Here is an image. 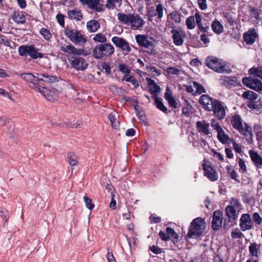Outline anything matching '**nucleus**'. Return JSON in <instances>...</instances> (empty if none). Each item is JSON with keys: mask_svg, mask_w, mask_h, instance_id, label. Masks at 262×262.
<instances>
[{"mask_svg": "<svg viewBox=\"0 0 262 262\" xmlns=\"http://www.w3.org/2000/svg\"><path fill=\"white\" fill-rule=\"evenodd\" d=\"M243 120L239 115L235 114L231 117V124L232 127L236 129L241 135L245 137L247 141H252V128L247 123L243 124Z\"/></svg>", "mask_w": 262, "mask_h": 262, "instance_id": "obj_1", "label": "nucleus"}, {"mask_svg": "<svg viewBox=\"0 0 262 262\" xmlns=\"http://www.w3.org/2000/svg\"><path fill=\"white\" fill-rule=\"evenodd\" d=\"M117 17L119 21L127 26H130L134 30L138 29L145 24L144 20L139 14L132 13L126 14L121 12L117 14Z\"/></svg>", "mask_w": 262, "mask_h": 262, "instance_id": "obj_2", "label": "nucleus"}, {"mask_svg": "<svg viewBox=\"0 0 262 262\" xmlns=\"http://www.w3.org/2000/svg\"><path fill=\"white\" fill-rule=\"evenodd\" d=\"M205 224L204 220L201 217L193 219L190 224L186 237L193 239L200 237L203 234Z\"/></svg>", "mask_w": 262, "mask_h": 262, "instance_id": "obj_3", "label": "nucleus"}, {"mask_svg": "<svg viewBox=\"0 0 262 262\" xmlns=\"http://www.w3.org/2000/svg\"><path fill=\"white\" fill-rule=\"evenodd\" d=\"M205 64L207 67L220 73H230L232 70L225 62L216 57L208 56L206 59Z\"/></svg>", "mask_w": 262, "mask_h": 262, "instance_id": "obj_4", "label": "nucleus"}, {"mask_svg": "<svg viewBox=\"0 0 262 262\" xmlns=\"http://www.w3.org/2000/svg\"><path fill=\"white\" fill-rule=\"evenodd\" d=\"M115 49L110 43L97 45L92 51L93 56L96 59H105L114 54Z\"/></svg>", "mask_w": 262, "mask_h": 262, "instance_id": "obj_5", "label": "nucleus"}, {"mask_svg": "<svg viewBox=\"0 0 262 262\" xmlns=\"http://www.w3.org/2000/svg\"><path fill=\"white\" fill-rule=\"evenodd\" d=\"M18 52L20 56H29L32 59L42 58L45 55L43 53L40 52V49L34 45L20 46L18 48Z\"/></svg>", "mask_w": 262, "mask_h": 262, "instance_id": "obj_6", "label": "nucleus"}, {"mask_svg": "<svg viewBox=\"0 0 262 262\" xmlns=\"http://www.w3.org/2000/svg\"><path fill=\"white\" fill-rule=\"evenodd\" d=\"M227 107L222 101L216 99L213 102L211 112H213L214 115L219 120H223L226 115Z\"/></svg>", "mask_w": 262, "mask_h": 262, "instance_id": "obj_7", "label": "nucleus"}, {"mask_svg": "<svg viewBox=\"0 0 262 262\" xmlns=\"http://www.w3.org/2000/svg\"><path fill=\"white\" fill-rule=\"evenodd\" d=\"M65 35L70 40L76 45H84L86 40L80 32L76 29L67 28L65 30Z\"/></svg>", "mask_w": 262, "mask_h": 262, "instance_id": "obj_8", "label": "nucleus"}, {"mask_svg": "<svg viewBox=\"0 0 262 262\" xmlns=\"http://www.w3.org/2000/svg\"><path fill=\"white\" fill-rule=\"evenodd\" d=\"M202 168L204 170V175L207 177L210 181H216L219 178L217 172L213 167L211 162L204 160V163L202 164Z\"/></svg>", "mask_w": 262, "mask_h": 262, "instance_id": "obj_9", "label": "nucleus"}, {"mask_svg": "<svg viewBox=\"0 0 262 262\" xmlns=\"http://www.w3.org/2000/svg\"><path fill=\"white\" fill-rule=\"evenodd\" d=\"M20 78L30 83L29 86L36 91L39 89L40 85L38 84L39 80L37 78V73L36 76L34 75L31 73H25L20 74Z\"/></svg>", "mask_w": 262, "mask_h": 262, "instance_id": "obj_10", "label": "nucleus"}, {"mask_svg": "<svg viewBox=\"0 0 262 262\" xmlns=\"http://www.w3.org/2000/svg\"><path fill=\"white\" fill-rule=\"evenodd\" d=\"M80 55L72 56L70 59L72 67L77 70H84L88 68V63Z\"/></svg>", "mask_w": 262, "mask_h": 262, "instance_id": "obj_11", "label": "nucleus"}, {"mask_svg": "<svg viewBox=\"0 0 262 262\" xmlns=\"http://www.w3.org/2000/svg\"><path fill=\"white\" fill-rule=\"evenodd\" d=\"M223 212L216 210L213 212L212 220V228L214 230H218L221 227L223 223Z\"/></svg>", "mask_w": 262, "mask_h": 262, "instance_id": "obj_12", "label": "nucleus"}, {"mask_svg": "<svg viewBox=\"0 0 262 262\" xmlns=\"http://www.w3.org/2000/svg\"><path fill=\"white\" fill-rule=\"evenodd\" d=\"M170 33L172 34L173 43L177 46H182L184 43L185 33L182 30L172 29Z\"/></svg>", "mask_w": 262, "mask_h": 262, "instance_id": "obj_13", "label": "nucleus"}, {"mask_svg": "<svg viewBox=\"0 0 262 262\" xmlns=\"http://www.w3.org/2000/svg\"><path fill=\"white\" fill-rule=\"evenodd\" d=\"M215 100L216 99L211 97L208 95L203 94L200 97L199 101L206 111L211 112V108H212Z\"/></svg>", "mask_w": 262, "mask_h": 262, "instance_id": "obj_14", "label": "nucleus"}, {"mask_svg": "<svg viewBox=\"0 0 262 262\" xmlns=\"http://www.w3.org/2000/svg\"><path fill=\"white\" fill-rule=\"evenodd\" d=\"M239 226L242 231L249 230L252 228V222L249 214H243L239 220Z\"/></svg>", "mask_w": 262, "mask_h": 262, "instance_id": "obj_15", "label": "nucleus"}, {"mask_svg": "<svg viewBox=\"0 0 262 262\" xmlns=\"http://www.w3.org/2000/svg\"><path fill=\"white\" fill-rule=\"evenodd\" d=\"M101 0H79L84 5H86L89 8L97 12L103 10V6L100 4Z\"/></svg>", "mask_w": 262, "mask_h": 262, "instance_id": "obj_16", "label": "nucleus"}, {"mask_svg": "<svg viewBox=\"0 0 262 262\" xmlns=\"http://www.w3.org/2000/svg\"><path fill=\"white\" fill-rule=\"evenodd\" d=\"M60 50L63 52L73 55V56L81 55H86V54L84 53V50L76 49L72 45L62 46L60 47Z\"/></svg>", "mask_w": 262, "mask_h": 262, "instance_id": "obj_17", "label": "nucleus"}, {"mask_svg": "<svg viewBox=\"0 0 262 262\" xmlns=\"http://www.w3.org/2000/svg\"><path fill=\"white\" fill-rule=\"evenodd\" d=\"M135 39L137 43L140 47L148 49L149 47L154 46L153 42L149 40L147 36L145 35H137L135 36Z\"/></svg>", "mask_w": 262, "mask_h": 262, "instance_id": "obj_18", "label": "nucleus"}, {"mask_svg": "<svg viewBox=\"0 0 262 262\" xmlns=\"http://www.w3.org/2000/svg\"><path fill=\"white\" fill-rule=\"evenodd\" d=\"M146 80L147 81L148 91L150 93L154 95V98L158 97L159 93L161 91L160 86L157 84L155 81L150 78L147 77Z\"/></svg>", "mask_w": 262, "mask_h": 262, "instance_id": "obj_19", "label": "nucleus"}, {"mask_svg": "<svg viewBox=\"0 0 262 262\" xmlns=\"http://www.w3.org/2000/svg\"><path fill=\"white\" fill-rule=\"evenodd\" d=\"M219 80L220 84L227 88L235 86L237 84V78L235 76H223Z\"/></svg>", "mask_w": 262, "mask_h": 262, "instance_id": "obj_20", "label": "nucleus"}, {"mask_svg": "<svg viewBox=\"0 0 262 262\" xmlns=\"http://www.w3.org/2000/svg\"><path fill=\"white\" fill-rule=\"evenodd\" d=\"M257 35L254 28H250L243 35L244 41L247 45H252L255 41Z\"/></svg>", "mask_w": 262, "mask_h": 262, "instance_id": "obj_21", "label": "nucleus"}, {"mask_svg": "<svg viewBox=\"0 0 262 262\" xmlns=\"http://www.w3.org/2000/svg\"><path fill=\"white\" fill-rule=\"evenodd\" d=\"M37 78L39 82L43 81L48 84H52L58 82L60 80L59 77L49 76L46 74L37 73Z\"/></svg>", "mask_w": 262, "mask_h": 262, "instance_id": "obj_22", "label": "nucleus"}, {"mask_svg": "<svg viewBox=\"0 0 262 262\" xmlns=\"http://www.w3.org/2000/svg\"><path fill=\"white\" fill-rule=\"evenodd\" d=\"M196 127L199 133L204 135H208L211 134L209 130V123L206 121H199L196 123Z\"/></svg>", "mask_w": 262, "mask_h": 262, "instance_id": "obj_23", "label": "nucleus"}, {"mask_svg": "<svg viewBox=\"0 0 262 262\" xmlns=\"http://www.w3.org/2000/svg\"><path fill=\"white\" fill-rule=\"evenodd\" d=\"M249 154L254 165L257 168H260L262 167V157L259 155L257 152L250 150L249 151Z\"/></svg>", "mask_w": 262, "mask_h": 262, "instance_id": "obj_24", "label": "nucleus"}, {"mask_svg": "<svg viewBox=\"0 0 262 262\" xmlns=\"http://www.w3.org/2000/svg\"><path fill=\"white\" fill-rule=\"evenodd\" d=\"M225 212L229 222H232L237 219L238 213L232 205H228L226 208Z\"/></svg>", "mask_w": 262, "mask_h": 262, "instance_id": "obj_25", "label": "nucleus"}, {"mask_svg": "<svg viewBox=\"0 0 262 262\" xmlns=\"http://www.w3.org/2000/svg\"><path fill=\"white\" fill-rule=\"evenodd\" d=\"M39 89H37L36 91L39 92L40 94H41L45 97L51 101H53L55 100V98L54 95V92L52 91L48 90L43 86H40L38 88Z\"/></svg>", "mask_w": 262, "mask_h": 262, "instance_id": "obj_26", "label": "nucleus"}, {"mask_svg": "<svg viewBox=\"0 0 262 262\" xmlns=\"http://www.w3.org/2000/svg\"><path fill=\"white\" fill-rule=\"evenodd\" d=\"M24 13V12L21 11L15 12L12 17L13 20L17 24H25L26 19Z\"/></svg>", "mask_w": 262, "mask_h": 262, "instance_id": "obj_27", "label": "nucleus"}, {"mask_svg": "<svg viewBox=\"0 0 262 262\" xmlns=\"http://www.w3.org/2000/svg\"><path fill=\"white\" fill-rule=\"evenodd\" d=\"M100 27V24L96 20H91L87 22L86 28L90 32H95Z\"/></svg>", "mask_w": 262, "mask_h": 262, "instance_id": "obj_28", "label": "nucleus"}, {"mask_svg": "<svg viewBox=\"0 0 262 262\" xmlns=\"http://www.w3.org/2000/svg\"><path fill=\"white\" fill-rule=\"evenodd\" d=\"M212 31L217 34H220L224 31L223 25L219 20H214L211 24Z\"/></svg>", "mask_w": 262, "mask_h": 262, "instance_id": "obj_29", "label": "nucleus"}, {"mask_svg": "<svg viewBox=\"0 0 262 262\" xmlns=\"http://www.w3.org/2000/svg\"><path fill=\"white\" fill-rule=\"evenodd\" d=\"M68 16L71 19L80 20L83 16L81 12L77 10H71L68 12Z\"/></svg>", "mask_w": 262, "mask_h": 262, "instance_id": "obj_30", "label": "nucleus"}, {"mask_svg": "<svg viewBox=\"0 0 262 262\" xmlns=\"http://www.w3.org/2000/svg\"><path fill=\"white\" fill-rule=\"evenodd\" d=\"M249 75H253L262 79V67H252L248 70Z\"/></svg>", "mask_w": 262, "mask_h": 262, "instance_id": "obj_31", "label": "nucleus"}, {"mask_svg": "<svg viewBox=\"0 0 262 262\" xmlns=\"http://www.w3.org/2000/svg\"><path fill=\"white\" fill-rule=\"evenodd\" d=\"M168 16L176 24H180L182 21V15L177 11H173Z\"/></svg>", "mask_w": 262, "mask_h": 262, "instance_id": "obj_32", "label": "nucleus"}, {"mask_svg": "<svg viewBox=\"0 0 262 262\" xmlns=\"http://www.w3.org/2000/svg\"><path fill=\"white\" fill-rule=\"evenodd\" d=\"M217 137L218 140L223 144L226 143L230 139L228 135H226L223 128L217 132Z\"/></svg>", "mask_w": 262, "mask_h": 262, "instance_id": "obj_33", "label": "nucleus"}, {"mask_svg": "<svg viewBox=\"0 0 262 262\" xmlns=\"http://www.w3.org/2000/svg\"><path fill=\"white\" fill-rule=\"evenodd\" d=\"M154 99L157 108H158L159 110H160L163 113H167V108L164 105L163 102L162 101V99L160 97H157L154 98Z\"/></svg>", "mask_w": 262, "mask_h": 262, "instance_id": "obj_34", "label": "nucleus"}, {"mask_svg": "<svg viewBox=\"0 0 262 262\" xmlns=\"http://www.w3.org/2000/svg\"><path fill=\"white\" fill-rule=\"evenodd\" d=\"M68 162L72 166H76L78 164L77 156L73 152H69L67 156Z\"/></svg>", "mask_w": 262, "mask_h": 262, "instance_id": "obj_35", "label": "nucleus"}, {"mask_svg": "<svg viewBox=\"0 0 262 262\" xmlns=\"http://www.w3.org/2000/svg\"><path fill=\"white\" fill-rule=\"evenodd\" d=\"M112 126L115 129H118L119 127V122L117 120L115 113L112 112L108 116Z\"/></svg>", "mask_w": 262, "mask_h": 262, "instance_id": "obj_36", "label": "nucleus"}, {"mask_svg": "<svg viewBox=\"0 0 262 262\" xmlns=\"http://www.w3.org/2000/svg\"><path fill=\"white\" fill-rule=\"evenodd\" d=\"M166 232L167 233L168 236H169L170 239H172L173 242L177 243L179 241V235L175 232L173 229L171 227H167L166 229Z\"/></svg>", "mask_w": 262, "mask_h": 262, "instance_id": "obj_37", "label": "nucleus"}, {"mask_svg": "<svg viewBox=\"0 0 262 262\" xmlns=\"http://www.w3.org/2000/svg\"><path fill=\"white\" fill-rule=\"evenodd\" d=\"M250 89L255 91L260 92L262 91V82L260 80L255 78L254 82L249 86Z\"/></svg>", "mask_w": 262, "mask_h": 262, "instance_id": "obj_38", "label": "nucleus"}, {"mask_svg": "<svg viewBox=\"0 0 262 262\" xmlns=\"http://www.w3.org/2000/svg\"><path fill=\"white\" fill-rule=\"evenodd\" d=\"M243 97L250 101H254L257 98L258 95L253 91H247L244 92Z\"/></svg>", "mask_w": 262, "mask_h": 262, "instance_id": "obj_39", "label": "nucleus"}, {"mask_svg": "<svg viewBox=\"0 0 262 262\" xmlns=\"http://www.w3.org/2000/svg\"><path fill=\"white\" fill-rule=\"evenodd\" d=\"M93 39L95 42H100L101 44L105 43L107 41L106 36L101 33L96 34Z\"/></svg>", "mask_w": 262, "mask_h": 262, "instance_id": "obj_40", "label": "nucleus"}, {"mask_svg": "<svg viewBox=\"0 0 262 262\" xmlns=\"http://www.w3.org/2000/svg\"><path fill=\"white\" fill-rule=\"evenodd\" d=\"M249 251L250 254L252 257H257L258 249L257 248V245L256 243H251L249 246Z\"/></svg>", "mask_w": 262, "mask_h": 262, "instance_id": "obj_41", "label": "nucleus"}, {"mask_svg": "<svg viewBox=\"0 0 262 262\" xmlns=\"http://www.w3.org/2000/svg\"><path fill=\"white\" fill-rule=\"evenodd\" d=\"M195 21L196 25L199 28L200 31H206L207 29V27L204 28L203 27V24L202 23V18L199 12H197L195 13Z\"/></svg>", "mask_w": 262, "mask_h": 262, "instance_id": "obj_42", "label": "nucleus"}, {"mask_svg": "<svg viewBox=\"0 0 262 262\" xmlns=\"http://www.w3.org/2000/svg\"><path fill=\"white\" fill-rule=\"evenodd\" d=\"M39 32L46 40H50L52 37V35L50 31L46 28H42L40 30Z\"/></svg>", "mask_w": 262, "mask_h": 262, "instance_id": "obj_43", "label": "nucleus"}, {"mask_svg": "<svg viewBox=\"0 0 262 262\" xmlns=\"http://www.w3.org/2000/svg\"><path fill=\"white\" fill-rule=\"evenodd\" d=\"M164 7L161 4H158L156 5V13L154 15V16H158V18L161 19L163 16V10Z\"/></svg>", "mask_w": 262, "mask_h": 262, "instance_id": "obj_44", "label": "nucleus"}, {"mask_svg": "<svg viewBox=\"0 0 262 262\" xmlns=\"http://www.w3.org/2000/svg\"><path fill=\"white\" fill-rule=\"evenodd\" d=\"M186 25L187 28L189 30L194 29L195 27V24L194 21V16H190L188 17L186 20Z\"/></svg>", "mask_w": 262, "mask_h": 262, "instance_id": "obj_45", "label": "nucleus"}, {"mask_svg": "<svg viewBox=\"0 0 262 262\" xmlns=\"http://www.w3.org/2000/svg\"><path fill=\"white\" fill-rule=\"evenodd\" d=\"M186 104L182 108V113L186 116L188 117L190 115V112L192 109V106L188 101L185 100Z\"/></svg>", "mask_w": 262, "mask_h": 262, "instance_id": "obj_46", "label": "nucleus"}, {"mask_svg": "<svg viewBox=\"0 0 262 262\" xmlns=\"http://www.w3.org/2000/svg\"><path fill=\"white\" fill-rule=\"evenodd\" d=\"M118 68L119 71L123 74L128 75L130 73V69L126 64L119 63L118 65Z\"/></svg>", "mask_w": 262, "mask_h": 262, "instance_id": "obj_47", "label": "nucleus"}, {"mask_svg": "<svg viewBox=\"0 0 262 262\" xmlns=\"http://www.w3.org/2000/svg\"><path fill=\"white\" fill-rule=\"evenodd\" d=\"M252 219L253 223L256 225H260L262 223V217L257 212H254L252 214Z\"/></svg>", "mask_w": 262, "mask_h": 262, "instance_id": "obj_48", "label": "nucleus"}, {"mask_svg": "<svg viewBox=\"0 0 262 262\" xmlns=\"http://www.w3.org/2000/svg\"><path fill=\"white\" fill-rule=\"evenodd\" d=\"M250 12L252 14V16L257 20L260 19V10L254 7H252L250 9Z\"/></svg>", "mask_w": 262, "mask_h": 262, "instance_id": "obj_49", "label": "nucleus"}, {"mask_svg": "<svg viewBox=\"0 0 262 262\" xmlns=\"http://www.w3.org/2000/svg\"><path fill=\"white\" fill-rule=\"evenodd\" d=\"M227 172L229 174L230 178L237 182H239L240 181L237 179V173L234 170L230 168V167H227Z\"/></svg>", "mask_w": 262, "mask_h": 262, "instance_id": "obj_50", "label": "nucleus"}, {"mask_svg": "<svg viewBox=\"0 0 262 262\" xmlns=\"http://www.w3.org/2000/svg\"><path fill=\"white\" fill-rule=\"evenodd\" d=\"M146 70L148 72L152 73L154 76H159L161 75V71L155 67L147 66Z\"/></svg>", "mask_w": 262, "mask_h": 262, "instance_id": "obj_51", "label": "nucleus"}, {"mask_svg": "<svg viewBox=\"0 0 262 262\" xmlns=\"http://www.w3.org/2000/svg\"><path fill=\"white\" fill-rule=\"evenodd\" d=\"M224 18L226 19V21L230 26L233 27L235 24L234 18L232 15L229 13H225L224 15Z\"/></svg>", "mask_w": 262, "mask_h": 262, "instance_id": "obj_52", "label": "nucleus"}, {"mask_svg": "<svg viewBox=\"0 0 262 262\" xmlns=\"http://www.w3.org/2000/svg\"><path fill=\"white\" fill-rule=\"evenodd\" d=\"M193 86L196 89V92L199 94H202L206 92L205 88L196 81L192 82Z\"/></svg>", "mask_w": 262, "mask_h": 262, "instance_id": "obj_53", "label": "nucleus"}, {"mask_svg": "<svg viewBox=\"0 0 262 262\" xmlns=\"http://www.w3.org/2000/svg\"><path fill=\"white\" fill-rule=\"evenodd\" d=\"M231 235L232 238H242L244 237V234L237 228L231 232Z\"/></svg>", "mask_w": 262, "mask_h": 262, "instance_id": "obj_54", "label": "nucleus"}, {"mask_svg": "<svg viewBox=\"0 0 262 262\" xmlns=\"http://www.w3.org/2000/svg\"><path fill=\"white\" fill-rule=\"evenodd\" d=\"M255 78H252L251 77H245L243 78L242 82L244 85H245L246 86H247L248 88H249L250 85H251V84L253 83V82H254V80H255Z\"/></svg>", "mask_w": 262, "mask_h": 262, "instance_id": "obj_55", "label": "nucleus"}, {"mask_svg": "<svg viewBox=\"0 0 262 262\" xmlns=\"http://www.w3.org/2000/svg\"><path fill=\"white\" fill-rule=\"evenodd\" d=\"M124 40V39L118 36H114L112 38V41L118 48L120 47Z\"/></svg>", "mask_w": 262, "mask_h": 262, "instance_id": "obj_56", "label": "nucleus"}, {"mask_svg": "<svg viewBox=\"0 0 262 262\" xmlns=\"http://www.w3.org/2000/svg\"><path fill=\"white\" fill-rule=\"evenodd\" d=\"M210 125L216 132H218L222 129L220 123L216 121L215 119H212L211 120Z\"/></svg>", "mask_w": 262, "mask_h": 262, "instance_id": "obj_57", "label": "nucleus"}, {"mask_svg": "<svg viewBox=\"0 0 262 262\" xmlns=\"http://www.w3.org/2000/svg\"><path fill=\"white\" fill-rule=\"evenodd\" d=\"M84 201L86 207L90 210L94 208V205L92 203V201L87 196L84 195L83 197Z\"/></svg>", "mask_w": 262, "mask_h": 262, "instance_id": "obj_58", "label": "nucleus"}, {"mask_svg": "<svg viewBox=\"0 0 262 262\" xmlns=\"http://www.w3.org/2000/svg\"><path fill=\"white\" fill-rule=\"evenodd\" d=\"M166 72L169 74L179 75L180 71L173 67H168L166 70Z\"/></svg>", "mask_w": 262, "mask_h": 262, "instance_id": "obj_59", "label": "nucleus"}, {"mask_svg": "<svg viewBox=\"0 0 262 262\" xmlns=\"http://www.w3.org/2000/svg\"><path fill=\"white\" fill-rule=\"evenodd\" d=\"M119 48L121 49L122 51H125L127 52H129L132 50L131 48L129 47L128 43L125 39Z\"/></svg>", "mask_w": 262, "mask_h": 262, "instance_id": "obj_60", "label": "nucleus"}, {"mask_svg": "<svg viewBox=\"0 0 262 262\" xmlns=\"http://www.w3.org/2000/svg\"><path fill=\"white\" fill-rule=\"evenodd\" d=\"M149 249L151 252L156 254H161L162 252V249L157 246L153 245L149 247Z\"/></svg>", "mask_w": 262, "mask_h": 262, "instance_id": "obj_61", "label": "nucleus"}, {"mask_svg": "<svg viewBox=\"0 0 262 262\" xmlns=\"http://www.w3.org/2000/svg\"><path fill=\"white\" fill-rule=\"evenodd\" d=\"M199 8L202 10H205L207 8L206 0H198Z\"/></svg>", "mask_w": 262, "mask_h": 262, "instance_id": "obj_62", "label": "nucleus"}, {"mask_svg": "<svg viewBox=\"0 0 262 262\" xmlns=\"http://www.w3.org/2000/svg\"><path fill=\"white\" fill-rule=\"evenodd\" d=\"M56 19L59 24L63 27L64 25V15L61 14H58L56 15Z\"/></svg>", "mask_w": 262, "mask_h": 262, "instance_id": "obj_63", "label": "nucleus"}, {"mask_svg": "<svg viewBox=\"0 0 262 262\" xmlns=\"http://www.w3.org/2000/svg\"><path fill=\"white\" fill-rule=\"evenodd\" d=\"M159 236L162 241L167 242L170 240L169 236H168L167 233H165L162 230L159 232Z\"/></svg>", "mask_w": 262, "mask_h": 262, "instance_id": "obj_64", "label": "nucleus"}]
</instances>
